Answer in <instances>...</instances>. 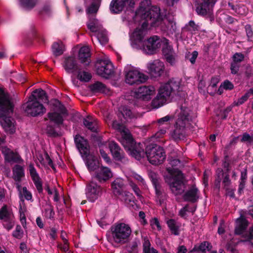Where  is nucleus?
Returning <instances> with one entry per match:
<instances>
[{
  "label": "nucleus",
  "instance_id": "f257e3e1",
  "mask_svg": "<svg viewBox=\"0 0 253 253\" xmlns=\"http://www.w3.org/2000/svg\"><path fill=\"white\" fill-rule=\"evenodd\" d=\"M150 0H142L139 7L136 11L134 21H146L151 27H159L167 35H172L177 30L176 23L172 16H165L160 14V9L157 6L150 7Z\"/></svg>",
  "mask_w": 253,
  "mask_h": 253
},
{
  "label": "nucleus",
  "instance_id": "f03ea898",
  "mask_svg": "<svg viewBox=\"0 0 253 253\" xmlns=\"http://www.w3.org/2000/svg\"><path fill=\"white\" fill-rule=\"evenodd\" d=\"M135 21L138 22L140 26L136 28L131 36L132 46L134 48L141 49L145 53L154 54L161 46V40L155 36L150 38L147 41L144 40L148 26L146 21H143L141 19Z\"/></svg>",
  "mask_w": 253,
  "mask_h": 253
},
{
  "label": "nucleus",
  "instance_id": "7ed1b4c3",
  "mask_svg": "<svg viewBox=\"0 0 253 253\" xmlns=\"http://www.w3.org/2000/svg\"><path fill=\"white\" fill-rule=\"evenodd\" d=\"M131 155L136 159L140 160L146 155L148 160L152 165H158L162 164L166 159V155L164 149L160 146L151 144L146 147L144 152L143 145L141 143L135 144V146L130 148Z\"/></svg>",
  "mask_w": 253,
  "mask_h": 253
},
{
  "label": "nucleus",
  "instance_id": "20e7f679",
  "mask_svg": "<svg viewBox=\"0 0 253 253\" xmlns=\"http://www.w3.org/2000/svg\"><path fill=\"white\" fill-rule=\"evenodd\" d=\"M13 106L9 95L0 88V124L9 133H14L15 129L13 120L8 116L13 112Z\"/></svg>",
  "mask_w": 253,
  "mask_h": 253
},
{
  "label": "nucleus",
  "instance_id": "39448f33",
  "mask_svg": "<svg viewBox=\"0 0 253 253\" xmlns=\"http://www.w3.org/2000/svg\"><path fill=\"white\" fill-rule=\"evenodd\" d=\"M169 161L171 167L167 168V171L171 175L168 182L170 189L175 195H181L185 190L184 176L180 170L174 168L180 165V161L177 159H170Z\"/></svg>",
  "mask_w": 253,
  "mask_h": 253
},
{
  "label": "nucleus",
  "instance_id": "423d86ee",
  "mask_svg": "<svg viewBox=\"0 0 253 253\" xmlns=\"http://www.w3.org/2000/svg\"><path fill=\"white\" fill-rule=\"evenodd\" d=\"M110 240L113 244L122 245L126 243L129 237L131 230L128 224L125 223H116L110 228Z\"/></svg>",
  "mask_w": 253,
  "mask_h": 253
},
{
  "label": "nucleus",
  "instance_id": "0eeeda50",
  "mask_svg": "<svg viewBox=\"0 0 253 253\" xmlns=\"http://www.w3.org/2000/svg\"><path fill=\"white\" fill-rule=\"evenodd\" d=\"M180 83L178 79H172L167 83L161 85L159 90L158 94L161 95L166 100L170 96L173 95H180Z\"/></svg>",
  "mask_w": 253,
  "mask_h": 253
},
{
  "label": "nucleus",
  "instance_id": "6e6552de",
  "mask_svg": "<svg viewBox=\"0 0 253 253\" xmlns=\"http://www.w3.org/2000/svg\"><path fill=\"white\" fill-rule=\"evenodd\" d=\"M125 72L126 83L130 85L143 83L148 79L147 76L131 66H126Z\"/></svg>",
  "mask_w": 253,
  "mask_h": 253
},
{
  "label": "nucleus",
  "instance_id": "1a4fd4ad",
  "mask_svg": "<svg viewBox=\"0 0 253 253\" xmlns=\"http://www.w3.org/2000/svg\"><path fill=\"white\" fill-rule=\"evenodd\" d=\"M55 108L53 112H49L47 116L50 121L57 125L63 123L62 115L66 114V110L64 106L58 100H55L54 103Z\"/></svg>",
  "mask_w": 253,
  "mask_h": 253
},
{
  "label": "nucleus",
  "instance_id": "9d476101",
  "mask_svg": "<svg viewBox=\"0 0 253 253\" xmlns=\"http://www.w3.org/2000/svg\"><path fill=\"white\" fill-rule=\"evenodd\" d=\"M196 115L192 111L187 107L185 103L182 104L180 107V112L177 120V125L180 126L186 125L189 126L190 123L193 121Z\"/></svg>",
  "mask_w": 253,
  "mask_h": 253
},
{
  "label": "nucleus",
  "instance_id": "9b49d317",
  "mask_svg": "<svg viewBox=\"0 0 253 253\" xmlns=\"http://www.w3.org/2000/svg\"><path fill=\"white\" fill-rule=\"evenodd\" d=\"M25 111L27 114L31 116L36 117L44 113L46 111V109L42 103L39 101H34L33 100L29 99L25 104Z\"/></svg>",
  "mask_w": 253,
  "mask_h": 253
},
{
  "label": "nucleus",
  "instance_id": "f8f14e48",
  "mask_svg": "<svg viewBox=\"0 0 253 253\" xmlns=\"http://www.w3.org/2000/svg\"><path fill=\"white\" fill-rule=\"evenodd\" d=\"M96 66L97 74L103 77L107 78L113 73V66L109 60H100Z\"/></svg>",
  "mask_w": 253,
  "mask_h": 253
},
{
  "label": "nucleus",
  "instance_id": "ddd939ff",
  "mask_svg": "<svg viewBox=\"0 0 253 253\" xmlns=\"http://www.w3.org/2000/svg\"><path fill=\"white\" fill-rule=\"evenodd\" d=\"M202 2L197 6L196 11L201 15H211L213 11V7L216 0H202Z\"/></svg>",
  "mask_w": 253,
  "mask_h": 253
},
{
  "label": "nucleus",
  "instance_id": "4468645a",
  "mask_svg": "<svg viewBox=\"0 0 253 253\" xmlns=\"http://www.w3.org/2000/svg\"><path fill=\"white\" fill-rule=\"evenodd\" d=\"M134 0H113L110 5L112 12L118 13L122 11L126 5L132 7L134 4Z\"/></svg>",
  "mask_w": 253,
  "mask_h": 253
},
{
  "label": "nucleus",
  "instance_id": "2eb2a0df",
  "mask_svg": "<svg viewBox=\"0 0 253 253\" xmlns=\"http://www.w3.org/2000/svg\"><path fill=\"white\" fill-rule=\"evenodd\" d=\"M1 152L4 155L5 161L11 163H21L23 160L20 155L6 147L1 148Z\"/></svg>",
  "mask_w": 253,
  "mask_h": 253
},
{
  "label": "nucleus",
  "instance_id": "dca6fc26",
  "mask_svg": "<svg viewBox=\"0 0 253 253\" xmlns=\"http://www.w3.org/2000/svg\"><path fill=\"white\" fill-rule=\"evenodd\" d=\"M155 88L153 86H141L135 92V96L137 98L143 100H149L150 96L154 93Z\"/></svg>",
  "mask_w": 253,
  "mask_h": 253
},
{
  "label": "nucleus",
  "instance_id": "f3484780",
  "mask_svg": "<svg viewBox=\"0 0 253 253\" xmlns=\"http://www.w3.org/2000/svg\"><path fill=\"white\" fill-rule=\"evenodd\" d=\"M101 192V188L93 182H91L87 187V198L90 202H94L98 198Z\"/></svg>",
  "mask_w": 253,
  "mask_h": 253
},
{
  "label": "nucleus",
  "instance_id": "a211bd4d",
  "mask_svg": "<svg viewBox=\"0 0 253 253\" xmlns=\"http://www.w3.org/2000/svg\"><path fill=\"white\" fill-rule=\"evenodd\" d=\"M75 142L82 156L87 157L89 153V150L86 140L82 136L76 135L75 137Z\"/></svg>",
  "mask_w": 253,
  "mask_h": 253
},
{
  "label": "nucleus",
  "instance_id": "6ab92c4d",
  "mask_svg": "<svg viewBox=\"0 0 253 253\" xmlns=\"http://www.w3.org/2000/svg\"><path fill=\"white\" fill-rule=\"evenodd\" d=\"M148 69L150 73L154 77L160 76L164 69L163 62L156 60L148 64Z\"/></svg>",
  "mask_w": 253,
  "mask_h": 253
},
{
  "label": "nucleus",
  "instance_id": "aec40b11",
  "mask_svg": "<svg viewBox=\"0 0 253 253\" xmlns=\"http://www.w3.org/2000/svg\"><path fill=\"white\" fill-rule=\"evenodd\" d=\"M152 181L155 189L156 202L161 205L166 202L167 199V195L159 185L157 179L153 178Z\"/></svg>",
  "mask_w": 253,
  "mask_h": 253
},
{
  "label": "nucleus",
  "instance_id": "412c9836",
  "mask_svg": "<svg viewBox=\"0 0 253 253\" xmlns=\"http://www.w3.org/2000/svg\"><path fill=\"white\" fill-rule=\"evenodd\" d=\"M63 66L68 73H74L79 69L76 58L73 56L65 57Z\"/></svg>",
  "mask_w": 253,
  "mask_h": 253
},
{
  "label": "nucleus",
  "instance_id": "4be33fe9",
  "mask_svg": "<svg viewBox=\"0 0 253 253\" xmlns=\"http://www.w3.org/2000/svg\"><path fill=\"white\" fill-rule=\"evenodd\" d=\"M162 52L165 58L168 62L171 65H173L175 63L177 58V55L172 47L168 44L167 42L163 47Z\"/></svg>",
  "mask_w": 253,
  "mask_h": 253
},
{
  "label": "nucleus",
  "instance_id": "5701e85b",
  "mask_svg": "<svg viewBox=\"0 0 253 253\" xmlns=\"http://www.w3.org/2000/svg\"><path fill=\"white\" fill-rule=\"evenodd\" d=\"M245 58V55L241 52H236L233 55L230 67L232 74H236L238 72L240 63L244 60Z\"/></svg>",
  "mask_w": 253,
  "mask_h": 253
},
{
  "label": "nucleus",
  "instance_id": "b1692460",
  "mask_svg": "<svg viewBox=\"0 0 253 253\" xmlns=\"http://www.w3.org/2000/svg\"><path fill=\"white\" fill-rule=\"evenodd\" d=\"M112 176L110 169L105 167H100L95 172V177L100 182H105Z\"/></svg>",
  "mask_w": 253,
  "mask_h": 253
},
{
  "label": "nucleus",
  "instance_id": "393cba45",
  "mask_svg": "<svg viewBox=\"0 0 253 253\" xmlns=\"http://www.w3.org/2000/svg\"><path fill=\"white\" fill-rule=\"evenodd\" d=\"M29 170L31 178L38 191L40 193H42L43 190L42 182L39 174L37 172V170L33 164H30L29 166Z\"/></svg>",
  "mask_w": 253,
  "mask_h": 253
},
{
  "label": "nucleus",
  "instance_id": "a878e982",
  "mask_svg": "<svg viewBox=\"0 0 253 253\" xmlns=\"http://www.w3.org/2000/svg\"><path fill=\"white\" fill-rule=\"evenodd\" d=\"M29 99L33 100L34 101H39L41 103L48 102L47 94L44 90L41 88L34 90Z\"/></svg>",
  "mask_w": 253,
  "mask_h": 253
},
{
  "label": "nucleus",
  "instance_id": "bb28decb",
  "mask_svg": "<svg viewBox=\"0 0 253 253\" xmlns=\"http://www.w3.org/2000/svg\"><path fill=\"white\" fill-rule=\"evenodd\" d=\"M188 127V126L186 125L184 126L178 125L177 122L176 121L174 129L170 132L171 138L175 141L184 138L185 136V129Z\"/></svg>",
  "mask_w": 253,
  "mask_h": 253
},
{
  "label": "nucleus",
  "instance_id": "cd10ccee",
  "mask_svg": "<svg viewBox=\"0 0 253 253\" xmlns=\"http://www.w3.org/2000/svg\"><path fill=\"white\" fill-rule=\"evenodd\" d=\"M109 147L112 156L116 160L122 161L125 159L123 151L116 142L114 141L109 142Z\"/></svg>",
  "mask_w": 253,
  "mask_h": 253
},
{
  "label": "nucleus",
  "instance_id": "c85d7f7f",
  "mask_svg": "<svg viewBox=\"0 0 253 253\" xmlns=\"http://www.w3.org/2000/svg\"><path fill=\"white\" fill-rule=\"evenodd\" d=\"M90 49L88 46L81 47L79 52V58L81 62L85 66H87L90 62Z\"/></svg>",
  "mask_w": 253,
  "mask_h": 253
},
{
  "label": "nucleus",
  "instance_id": "c756f323",
  "mask_svg": "<svg viewBox=\"0 0 253 253\" xmlns=\"http://www.w3.org/2000/svg\"><path fill=\"white\" fill-rule=\"evenodd\" d=\"M112 127L118 130L122 133V136L128 141H132V137L128 131V130L121 123L116 121H113L112 123Z\"/></svg>",
  "mask_w": 253,
  "mask_h": 253
},
{
  "label": "nucleus",
  "instance_id": "7c9ffc66",
  "mask_svg": "<svg viewBox=\"0 0 253 253\" xmlns=\"http://www.w3.org/2000/svg\"><path fill=\"white\" fill-rule=\"evenodd\" d=\"M89 21L87 23V26L88 29L93 33H96L102 29V25L99 21L93 17L92 16L89 15Z\"/></svg>",
  "mask_w": 253,
  "mask_h": 253
},
{
  "label": "nucleus",
  "instance_id": "2f4dec72",
  "mask_svg": "<svg viewBox=\"0 0 253 253\" xmlns=\"http://www.w3.org/2000/svg\"><path fill=\"white\" fill-rule=\"evenodd\" d=\"M198 193V189L195 186H192L185 193L183 196V198L185 201L195 202L199 199Z\"/></svg>",
  "mask_w": 253,
  "mask_h": 253
},
{
  "label": "nucleus",
  "instance_id": "473e14b6",
  "mask_svg": "<svg viewBox=\"0 0 253 253\" xmlns=\"http://www.w3.org/2000/svg\"><path fill=\"white\" fill-rule=\"evenodd\" d=\"M85 160V164L89 171H94L98 167L97 158L92 155H88Z\"/></svg>",
  "mask_w": 253,
  "mask_h": 253
},
{
  "label": "nucleus",
  "instance_id": "72a5a7b5",
  "mask_svg": "<svg viewBox=\"0 0 253 253\" xmlns=\"http://www.w3.org/2000/svg\"><path fill=\"white\" fill-rule=\"evenodd\" d=\"M84 126L93 132H95L97 129V120L93 117L88 116L83 119Z\"/></svg>",
  "mask_w": 253,
  "mask_h": 253
},
{
  "label": "nucleus",
  "instance_id": "f704fd0d",
  "mask_svg": "<svg viewBox=\"0 0 253 253\" xmlns=\"http://www.w3.org/2000/svg\"><path fill=\"white\" fill-rule=\"evenodd\" d=\"M248 223L247 220L243 217L237 219L236 221L235 233L240 235L246 229Z\"/></svg>",
  "mask_w": 253,
  "mask_h": 253
},
{
  "label": "nucleus",
  "instance_id": "c9c22d12",
  "mask_svg": "<svg viewBox=\"0 0 253 253\" xmlns=\"http://www.w3.org/2000/svg\"><path fill=\"white\" fill-rule=\"evenodd\" d=\"M125 186L124 180L120 178H116L112 183L113 192L116 194H120Z\"/></svg>",
  "mask_w": 253,
  "mask_h": 253
},
{
  "label": "nucleus",
  "instance_id": "e433bc0d",
  "mask_svg": "<svg viewBox=\"0 0 253 253\" xmlns=\"http://www.w3.org/2000/svg\"><path fill=\"white\" fill-rule=\"evenodd\" d=\"M12 172L13 178L16 181L20 182L21 178L24 176V169L20 165H15L12 169Z\"/></svg>",
  "mask_w": 253,
  "mask_h": 253
},
{
  "label": "nucleus",
  "instance_id": "4c0bfd02",
  "mask_svg": "<svg viewBox=\"0 0 253 253\" xmlns=\"http://www.w3.org/2000/svg\"><path fill=\"white\" fill-rule=\"evenodd\" d=\"M13 218L12 212L8 209L7 206L4 205L0 209V220L2 222Z\"/></svg>",
  "mask_w": 253,
  "mask_h": 253
},
{
  "label": "nucleus",
  "instance_id": "58836bf2",
  "mask_svg": "<svg viewBox=\"0 0 253 253\" xmlns=\"http://www.w3.org/2000/svg\"><path fill=\"white\" fill-rule=\"evenodd\" d=\"M65 50V46L61 41L53 43L52 46V51L53 55L58 56L62 55Z\"/></svg>",
  "mask_w": 253,
  "mask_h": 253
},
{
  "label": "nucleus",
  "instance_id": "ea45409f",
  "mask_svg": "<svg viewBox=\"0 0 253 253\" xmlns=\"http://www.w3.org/2000/svg\"><path fill=\"white\" fill-rule=\"evenodd\" d=\"M89 88L93 92H102L106 93L108 88L102 83L96 82L94 84L90 85Z\"/></svg>",
  "mask_w": 253,
  "mask_h": 253
},
{
  "label": "nucleus",
  "instance_id": "a19ab883",
  "mask_svg": "<svg viewBox=\"0 0 253 253\" xmlns=\"http://www.w3.org/2000/svg\"><path fill=\"white\" fill-rule=\"evenodd\" d=\"M166 102L167 100L158 93L157 96L152 100L151 106L153 108L157 109L162 106Z\"/></svg>",
  "mask_w": 253,
  "mask_h": 253
},
{
  "label": "nucleus",
  "instance_id": "79ce46f5",
  "mask_svg": "<svg viewBox=\"0 0 253 253\" xmlns=\"http://www.w3.org/2000/svg\"><path fill=\"white\" fill-rule=\"evenodd\" d=\"M120 111L125 119H132L135 117V114L129 108L126 106H122L120 108Z\"/></svg>",
  "mask_w": 253,
  "mask_h": 253
},
{
  "label": "nucleus",
  "instance_id": "37998d69",
  "mask_svg": "<svg viewBox=\"0 0 253 253\" xmlns=\"http://www.w3.org/2000/svg\"><path fill=\"white\" fill-rule=\"evenodd\" d=\"M77 79L81 82H87L91 78V74L86 71H81L80 69L77 71Z\"/></svg>",
  "mask_w": 253,
  "mask_h": 253
},
{
  "label": "nucleus",
  "instance_id": "c03bdc74",
  "mask_svg": "<svg viewBox=\"0 0 253 253\" xmlns=\"http://www.w3.org/2000/svg\"><path fill=\"white\" fill-rule=\"evenodd\" d=\"M96 40L101 44H106L108 41V39L107 36L106 32L105 30H101L97 32Z\"/></svg>",
  "mask_w": 253,
  "mask_h": 253
},
{
  "label": "nucleus",
  "instance_id": "a18cd8bd",
  "mask_svg": "<svg viewBox=\"0 0 253 253\" xmlns=\"http://www.w3.org/2000/svg\"><path fill=\"white\" fill-rule=\"evenodd\" d=\"M139 241L138 240H134L126 246V250L129 253H137Z\"/></svg>",
  "mask_w": 253,
  "mask_h": 253
},
{
  "label": "nucleus",
  "instance_id": "49530a36",
  "mask_svg": "<svg viewBox=\"0 0 253 253\" xmlns=\"http://www.w3.org/2000/svg\"><path fill=\"white\" fill-rule=\"evenodd\" d=\"M210 248H209V243L207 242H204L202 243L200 245L198 246H195L191 251V253L193 252H198L201 253H205L207 251H209Z\"/></svg>",
  "mask_w": 253,
  "mask_h": 253
},
{
  "label": "nucleus",
  "instance_id": "de8ad7c7",
  "mask_svg": "<svg viewBox=\"0 0 253 253\" xmlns=\"http://www.w3.org/2000/svg\"><path fill=\"white\" fill-rule=\"evenodd\" d=\"M167 224L172 233L175 235L179 234V226L174 219L169 220Z\"/></svg>",
  "mask_w": 253,
  "mask_h": 253
},
{
  "label": "nucleus",
  "instance_id": "09e8293b",
  "mask_svg": "<svg viewBox=\"0 0 253 253\" xmlns=\"http://www.w3.org/2000/svg\"><path fill=\"white\" fill-rule=\"evenodd\" d=\"M227 172H224L221 168H218L216 171V178L215 184L216 187L219 188L221 180L223 178L225 174Z\"/></svg>",
  "mask_w": 253,
  "mask_h": 253
},
{
  "label": "nucleus",
  "instance_id": "8fccbe9b",
  "mask_svg": "<svg viewBox=\"0 0 253 253\" xmlns=\"http://www.w3.org/2000/svg\"><path fill=\"white\" fill-rule=\"evenodd\" d=\"M172 119V118L171 116L167 115L159 119L157 122L160 127L164 126V128H169V121Z\"/></svg>",
  "mask_w": 253,
  "mask_h": 253
},
{
  "label": "nucleus",
  "instance_id": "3c124183",
  "mask_svg": "<svg viewBox=\"0 0 253 253\" xmlns=\"http://www.w3.org/2000/svg\"><path fill=\"white\" fill-rule=\"evenodd\" d=\"M185 29L192 34H195L197 31H199V27L193 21L191 20L186 25Z\"/></svg>",
  "mask_w": 253,
  "mask_h": 253
},
{
  "label": "nucleus",
  "instance_id": "603ef678",
  "mask_svg": "<svg viewBox=\"0 0 253 253\" xmlns=\"http://www.w3.org/2000/svg\"><path fill=\"white\" fill-rule=\"evenodd\" d=\"M143 252L144 253H152L153 248H151V244L147 237L143 238Z\"/></svg>",
  "mask_w": 253,
  "mask_h": 253
},
{
  "label": "nucleus",
  "instance_id": "864d4df0",
  "mask_svg": "<svg viewBox=\"0 0 253 253\" xmlns=\"http://www.w3.org/2000/svg\"><path fill=\"white\" fill-rule=\"evenodd\" d=\"M21 5L27 9H31L33 8L36 4V0H20Z\"/></svg>",
  "mask_w": 253,
  "mask_h": 253
},
{
  "label": "nucleus",
  "instance_id": "5fc2aeb1",
  "mask_svg": "<svg viewBox=\"0 0 253 253\" xmlns=\"http://www.w3.org/2000/svg\"><path fill=\"white\" fill-rule=\"evenodd\" d=\"M44 215L46 218L52 219L54 215L53 208L51 205H48L45 209Z\"/></svg>",
  "mask_w": 253,
  "mask_h": 253
},
{
  "label": "nucleus",
  "instance_id": "6e6d98bb",
  "mask_svg": "<svg viewBox=\"0 0 253 253\" xmlns=\"http://www.w3.org/2000/svg\"><path fill=\"white\" fill-rule=\"evenodd\" d=\"M15 224L14 218L2 222L3 226L8 231L11 230Z\"/></svg>",
  "mask_w": 253,
  "mask_h": 253
},
{
  "label": "nucleus",
  "instance_id": "4d7b16f0",
  "mask_svg": "<svg viewBox=\"0 0 253 253\" xmlns=\"http://www.w3.org/2000/svg\"><path fill=\"white\" fill-rule=\"evenodd\" d=\"M245 30L246 35L249 41H252L253 40V30L250 25H247L245 26Z\"/></svg>",
  "mask_w": 253,
  "mask_h": 253
},
{
  "label": "nucleus",
  "instance_id": "13d9d810",
  "mask_svg": "<svg viewBox=\"0 0 253 253\" xmlns=\"http://www.w3.org/2000/svg\"><path fill=\"white\" fill-rule=\"evenodd\" d=\"M253 141V135H250L248 133H243L241 141L242 142H247L250 144L252 143Z\"/></svg>",
  "mask_w": 253,
  "mask_h": 253
},
{
  "label": "nucleus",
  "instance_id": "bf43d9fd",
  "mask_svg": "<svg viewBox=\"0 0 253 253\" xmlns=\"http://www.w3.org/2000/svg\"><path fill=\"white\" fill-rule=\"evenodd\" d=\"M249 97V93H246L245 95L242 96L241 98H240L238 101H234V105L235 106H239L242 104H243L245 101H246Z\"/></svg>",
  "mask_w": 253,
  "mask_h": 253
},
{
  "label": "nucleus",
  "instance_id": "052dcab7",
  "mask_svg": "<svg viewBox=\"0 0 253 253\" xmlns=\"http://www.w3.org/2000/svg\"><path fill=\"white\" fill-rule=\"evenodd\" d=\"M233 87L234 85L230 82L229 81H225L221 84L218 90L220 91L221 88L231 90L233 89Z\"/></svg>",
  "mask_w": 253,
  "mask_h": 253
},
{
  "label": "nucleus",
  "instance_id": "680f3d73",
  "mask_svg": "<svg viewBox=\"0 0 253 253\" xmlns=\"http://www.w3.org/2000/svg\"><path fill=\"white\" fill-rule=\"evenodd\" d=\"M23 231L20 225H17L15 230L13 232V236L18 239L22 238Z\"/></svg>",
  "mask_w": 253,
  "mask_h": 253
},
{
  "label": "nucleus",
  "instance_id": "e2e57ef3",
  "mask_svg": "<svg viewBox=\"0 0 253 253\" xmlns=\"http://www.w3.org/2000/svg\"><path fill=\"white\" fill-rule=\"evenodd\" d=\"M222 180V184L224 186V188H225L226 189H228L231 184V181L229 179V175L228 172L227 173L225 174V175Z\"/></svg>",
  "mask_w": 253,
  "mask_h": 253
},
{
  "label": "nucleus",
  "instance_id": "0e129e2a",
  "mask_svg": "<svg viewBox=\"0 0 253 253\" xmlns=\"http://www.w3.org/2000/svg\"><path fill=\"white\" fill-rule=\"evenodd\" d=\"M151 225L152 227L154 229L157 228L158 230H161V227L157 218H155L151 220Z\"/></svg>",
  "mask_w": 253,
  "mask_h": 253
},
{
  "label": "nucleus",
  "instance_id": "69168bd1",
  "mask_svg": "<svg viewBox=\"0 0 253 253\" xmlns=\"http://www.w3.org/2000/svg\"><path fill=\"white\" fill-rule=\"evenodd\" d=\"M98 9V6L94 4H91L87 9V12L88 14L96 13Z\"/></svg>",
  "mask_w": 253,
  "mask_h": 253
},
{
  "label": "nucleus",
  "instance_id": "338daca9",
  "mask_svg": "<svg viewBox=\"0 0 253 253\" xmlns=\"http://www.w3.org/2000/svg\"><path fill=\"white\" fill-rule=\"evenodd\" d=\"M100 154L102 158L105 161V162H106L108 164L110 163L111 162L110 157L108 156V155L106 154V153L103 149H100Z\"/></svg>",
  "mask_w": 253,
  "mask_h": 253
},
{
  "label": "nucleus",
  "instance_id": "774afa93",
  "mask_svg": "<svg viewBox=\"0 0 253 253\" xmlns=\"http://www.w3.org/2000/svg\"><path fill=\"white\" fill-rule=\"evenodd\" d=\"M23 195L25 199L27 200H30L32 198V195L30 192H29L26 187L23 188Z\"/></svg>",
  "mask_w": 253,
  "mask_h": 253
}]
</instances>
